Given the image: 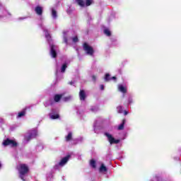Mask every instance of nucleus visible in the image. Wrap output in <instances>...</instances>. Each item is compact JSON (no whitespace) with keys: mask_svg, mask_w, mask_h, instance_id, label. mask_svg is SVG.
Wrapping results in <instances>:
<instances>
[{"mask_svg":"<svg viewBox=\"0 0 181 181\" xmlns=\"http://www.w3.org/2000/svg\"><path fill=\"white\" fill-rule=\"evenodd\" d=\"M17 169L18 170L21 180L25 181V177L23 176L29 173V167L26 164H20Z\"/></svg>","mask_w":181,"mask_h":181,"instance_id":"1","label":"nucleus"},{"mask_svg":"<svg viewBox=\"0 0 181 181\" xmlns=\"http://www.w3.org/2000/svg\"><path fill=\"white\" fill-rule=\"evenodd\" d=\"M83 47L84 52L89 54V56H93L94 54V48L90 46L87 42L83 43Z\"/></svg>","mask_w":181,"mask_h":181,"instance_id":"2","label":"nucleus"},{"mask_svg":"<svg viewBox=\"0 0 181 181\" xmlns=\"http://www.w3.org/2000/svg\"><path fill=\"white\" fill-rule=\"evenodd\" d=\"M4 146H11V148H16L18 143L15 140L6 139L3 141Z\"/></svg>","mask_w":181,"mask_h":181,"instance_id":"3","label":"nucleus"},{"mask_svg":"<svg viewBox=\"0 0 181 181\" xmlns=\"http://www.w3.org/2000/svg\"><path fill=\"white\" fill-rule=\"evenodd\" d=\"M49 54H51L52 57H53V59H56V57H57V52L56 51V49H57V46L52 44L49 45Z\"/></svg>","mask_w":181,"mask_h":181,"instance_id":"4","label":"nucleus"},{"mask_svg":"<svg viewBox=\"0 0 181 181\" xmlns=\"http://www.w3.org/2000/svg\"><path fill=\"white\" fill-rule=\"evenodd\" d=\"M105 136H107L110 144L112 145V144H119V139H115L114 137H112V135L105 133Z\"/></svg>","mask_w":181,"mask_h":181,"instance_id":"5","label":"nucleus"},{"mask_svg":"<svg viewBox=\"0 0 181 181\" xmlns=\"http://www.w3.org/2000/svg\"><path fill=\"white\" fill-rule=\"evenodd\" d=\"M37 136V132L36 130H33L31 133L28 136H25V140L27 142H29L32 139V138H36Z\"/></svg>","mask_w":181,"mask_h":181,"instance_id":"6","label":"nucleus"},{"mask_svg":"<svg viewBox=\"0 0 181 181\" xmlns=\"http://www.w3.org/2000/svg\"><path fill=\"white\" fill-rule=\"evenodd\" d=\"M70 158H71V156L70 155H67L66 156L64 157L59 163V166H64V165L69 162Z\"/></svg>","mask_w":181,"mask_h":181,"instance_id":"7","label":"nucleus"},{"mask_svg":"<svg viewBox=\"0 0 181 181\" xmlns=\"http://www.w3.org/2000/svg\"><path fill=\"white\" fill-rule=\"evenodd\" d=\"M35 12L38 16H42V15H43V8L40 6H37L35 8Z\"/></svg>","mask_w":181,"mask_h":181,"instance_id":"8","label":"nucleus"},{"mask_svg":"<svg viewBox=\"0 0 181 181\" xmlns=\"http://www.w3.org/2000/svg\"><path fill=\"white\" fill-rule=\"evenodd\" d=\"M87 95H86V91L84 90H81L79 92V98L81 101H84L86 100Z\"/></svg>","mask_w":181,"mask_h":181,"instance_id":"9","label":"nucleus"},{"mask_svg":"<svg viewBox=\"0 0 181 181\" xmlns=\"http://www.w3.org/2000/svg\"><path fill=\"white\" fill-rule=\"evenodd\" d=\"M127 122V119H123L122 121V123L118 126L117 129L119 131L124 130V128H125V123Z\"/></svg>","mask_w":181,"mask_h":181,"instance_id":"10","label":"nucleus"},{"mask_svg":"<svg viewBox=\"0 0 181 181\" xmlns=\"http://www.w3.org/2000/svg\"><path fill=\"white\" fill-rule=\"evenodd\" d=\"M73 139V133L71 132H69L67 136L65 137L66 142H70Z\"/></svg>","mask_w":181,"mask_h":181,"instance_id":"11","label":"nucleus"},{"mask_svg":"<svg viewBox=\"0 0 181 181\" xmlns=\"http://www.w3.org/2000/svg\"><path fill=\"white\" fill-rule=\"evenodd\" d=\"M118 90L119 91H120V93H122L123 94H127V88H125L124 86L119 85Z\"/></svg>","mask_w":181,"mask_h":181,"instance_id":"12","label":"nucleus"},{"mask_svg":"<svg viewBox=\"0 0 181 181\" xmlns=\"http://www.w3.org/2000/svg\"><path fill=\"white\" fill-rule=\"evenodd\" d=\"M62 97H63V95H59V94L55 95L54 96V103H59L62 100Z\"/></svg>","mask_w":181,"mask_h":181,"instance_id":"13","label":"nucleus"},{"mask_svg":"<svg viewBox=\"0 0 181 181\" xmlns=\"http://www.w3.org/2000/svg\"><path fill=\"white\" fill-rule=\"evenodd\" d=\"M76 2L79 6H81L82 8H84L86 6V3L83 0H76Z\"/></svg>","mask_w":181,"mask_h":181,"instance_id":"14","label":"nucleus"},{"mask_svg":"<svg viewBox=\"0 0 181 181\" xmlns=\"http://www.w3.org/2000/svg\"><path fill=\"white\" fill-rule=\"evenodd\" d=\"M103 33L106 36H108V37L111 36V31L108 28H105L104 30H103Z\"/></svg>","mask_w":181,"mask_h":181,"instance_id":"15","label":"nucleus"},{"mask_svg":"<svg viewBox=\"0 0 181 181\" xmlns=\"http://www.w3.org/2000/svg\"><path fill=\"white\" fill-rule=\"evenodd\" d=\"M99 170L100 172H107L108 169L107 168V167H105V165H104V164H101Z\"/></svg>","mask_w":181,"mask_h":181,"instance_id":"16","label":"nucleus"},{"mask_svg":"<svg viewBox=\"0 0 181 181\" xmlns=\"http://www.w3.org/2000/svg\"><path fill=\"white\" fill-rule=\"evenodd\" d=\"M25 115H26V110H24L18 112L17 117L21 118V117H25Z\"/></svg>","mask_w":181,"mask_h":181,"instance_id":"17","label":"nucleus"},{"mask_svg":"<svg viewBox=\"0 0 181 181\" xmlns=\"http://www.w3.org/2000/svg\"><path fill=\"white\" fill-rule=\"evenodd\" d=\"M66 69H67V64L64 63L62 64V66L61 67V73H65Z\"/></svg>","mask_w":181,"mask_h":181,"instance_id":"18","label":"nucleus"},{"mask_svg":"<svg viewBox=\"0 0 181 181\" xmlns=\"http://www.w3.org/2000/svg\"><path fill=\"white\" fill-rule=\"evenodd\" d=\"M90 165L93 168V169H95L97 168V165L95 163V160L94 159L90 160Z\"/></svg>","mask_w":181,"mask_h":181,"instance_id":"19","label":"nucleus"},{"mask_svg":"<svg viewBox=\"0 0 181 181\" xmlns=\"http://www.w3.org/2000/svg\"><path fill=\"white\" fill-rule=\"evenodd\" d=\"M50 118L51 119H59V118H60V115L59 114L52 115H50Z\"/></svg>","mask_w":181,"mask_h":181,"instance_id":"20","label":"nucleus"},{"mask_svg":"<svg viewBox=\"0 0 181 181\" xmlns=\"http://www.w3.org/2000/svg\"><path fill=\"white\" fill-rule=\"evenodd\" d=\"M117 110L118 114H122V112H124V109H123L122 106H118L117 107Z\"/></svg>","mask_w":181,"mask_h":181,"instance_id":"21","label":"nucleus"},{"mask_svg":"<svg viewBox=\"0 0 181 181\" xmlns=\"http://www.w3.org/2000/svg\"><path fill=\"white\" fill-rule=\"evenodd\" d=\"M52 16L54 19H56V18H57V11H56L54 9H52Z\"/></svg>","mask_w":181,"mask_h":181,"instance_id":"22","label":"nucleus"},{"mask_svg":"<svg viewBox=\"0 0 181 181\" xmlns=\"http://www.w3.org/2000/svg\"><path fill=\"white\" fill-rule=\"evenodd\" d=\"M45 37L49 40V39H52V36H50V34L47 31V30H45Z\"/></svg>","mask_w":181,"mask_h":181,"instance_id":"23","label":"nucleus"},{"mask_svg":"<svg viewBox=\"0 0 181 181\" xmlns=\"http://www.w3.org/2000/svg\"><path fill=\"white\" fill-rule=\"evenodd\" d=\"M93 4V0H86L85 6H90Z\"/></svg>","mask_w":181,"mask_h":181,"instance_id":"24","label":"nucleus"},{"mask_svg":"<svg viewBox=\"0 0 181 181\" xmlns=\"http://www.w3.org/2000/svg\"><path fill=\"white\" fill-rule=\"evenodd\" d=\"M70 100H71V96H66V97L63 98V100L65 103H67V101H70Z\"/></svg>","mask_w":181,"mask_h":181,"instance_id":"25","label":"nucleus"},{"mask_svg":"<svg viewBox=\"0 0 181 181\" xmlns=\"http://www.w3.org/2000/svg\"><path fill=\"white\" fill-rule=\"evenodd\" d=\"M72 41L74 42V43H77V42H78V37L75 36L72 37Z\"/></svg>","mask_w":181,"mask_h":181,"instance_id":"26","label":"nucleus"},{"mask_svg":"<svg viewBox=\"0 0 181 181\" xmlns=\"http://www.w3.org/2000/svg\"><path fill=\"white\" fill-rule=\"evenodd\" d=\"M105 81H110V74H106L105 77Z\"/></svg>","mask_w":181,"mask_h":181,"instance_id":"27","label":"nucleus"},{"mask_svg":"<svg viewBox=\"0 0 181 181\" xmlns=\"http://www.w3.org/2000/svg\"><path fill=\"white\" fill-rule=\"evenodd\" d=\"M64 43H66V45H68L69 40L67 39V37H66V36L64 37Z\"/></svg>","mask_w":181,"mask_h":181,"instance_id":"28","label":"nucleus"},{"mask_svg":"<svg viewBox=\"0 0 181 181\" xmlns=\"http://www.w3.org/2000/svg\"><path fill=\"white\" fill-rule=\"evenodd\" d=\"M49 103L50 105H53V104H54V102L53 101V99H52V98L49 99Z\"/></svg>","mask_w":181,"mask_h":181,"instance_id":"29","label":"nucleus"},{"mask_svg":"<svg viewBox=\"0 0 181 181\" xmlns=\"http://www.w3.org/2000/svg\"><path fill=\"white\" fill-rule=\"evenodd\" d=\"M92 80H93V81L95 82L96 80H97V76H95V75H93L92 76Z\"/></svg>","mask_w":181,"mask_h":181,"instance_id":"30","label":"nucleus"},{"mask_svg":"<svg viewBox=\"0 0 181 181\" xmlns=\"http://www.w3.org/2000/svg\"><path fill=\"white\" fill-rule=\"evenodd\" d=\"M123 112H124V115H128V114H129V112L127 110L123 111Z\"/></svg>","mask_w":181,"mask_h":181,"instance_id":"31","label":"nucleus"},{"mask_svg":"<svg viewBox=\"0 0 181 181\" xmlns=\"http://www.w3.org/2000/svg\"><path fill=\"white\" fill-rule=\"evenodd\" d=\"M110 79H111V80H117V77L112 76Z\"/></svg>","mask_w":181,"mask_h":181,"instance_id":"32","label":"nucleus"},{"mask_svg":"<svg viewBox=\"0 0 181 181\" xmlns=\"http://www.w3.org/2000/svg\"><path fill=\"white\" fill-rule=\"evenodd\" d=\"M100 90H104V85H100Z\"/></svg>","mask_w":181,"mask_h":181,"instance_id":"33","label":"nucleus"},{"mask_svg":"<svg viewBox=\"0 0 181 181\" xmlns=\"http://www.w3.org/2000/svg\"><path fill=\"white\" fill-rule=\"evenodd\" d=\"M69 84H70L71 86H73V84H74L73 81H71V82L69 83Z\"/></svg>","mask_w":181,"mask_h":181,"instance_id":"34","label":"nucleus"},{"mask_svg":"<svg viewBox=\"0 0 181 181\" xmlns=\"http://www.w3.org/2000/svg\"><path fill=\"white\" fill-rule=\"evenodd\" d=\"M2 168V164L0 163V169Z\"/></svg>","mask_w":181,"mask_h":181,"instance_id":"35","label":"nucleus"}]
</instances>
